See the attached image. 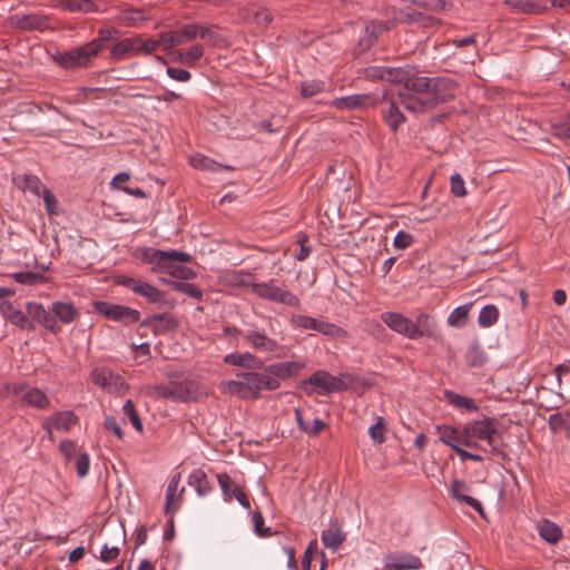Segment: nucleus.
Segmentation results:
<instances>
[{
    "label": "nucleus",
    "mask_w": 570,
    "mask_h": 570,
    "mask_svg": "<svg viewBox=\"0 0 570 570\" xmlns=\"http://www.w3.org/2000/svg\"><path fill=\"white\" fill-rule=\"evenodd\" d=\"M190 261L191 256L188 253L176 249L163 250L157 267L151 269L155 273H166L176 278L190 279L196 276L191 268L185 266Z\"/></svg>",
    "instance_id": "nucleus-5"
},
{
    "label": "nucleus",
    "mask_w": 570,
    "mask_h": 570,
    "mask_svg": "<svg viewBox=\"0 0 570 570\" xmlns=\"http://www.w3.org/2000/svg\"><path fill=\"white\" fill-rule=\"evenodd\" d=\"M173 287L177 292L186 294L196 299H200L203 297V292L195 284L185 283V282H175L173 284Z\"/></svg>",
    "instance_id": "nucleus-55"
},
{
    "label": "nucleus",
    "mask_w": 570,
    "mask_h": 570,
    "mask_svg": "<svg viewBox=\"0 0 570 570\" xmlns=\"http://www.w3.org/2000/svg\"><path fill=\"white\" fill-rule=\"evenodd\" d=\"M124 414L129 419L134 429L138 432H142V423L139 414L136 411L135 404L131 400H127L122 406Z\"/></svg>",
    "instance_id": "nucleus-54"
},
{
    "label": "nucleus",
    "mask_w": 570,
    "mask_h": 570,
    "mask_svg": "<svg viewBox=\"0 0 570 570\" xmlns=\"http://www.w3.org/2000/svg\"><path fill=\"white\" fill-rule=\"evenodd\" d=\"M394 20L399 23L416 26L419 28H434L441 23V20L410 4L395 12Z\"/></svg>",
    "instance_id": "nucleus-13"
},
{
    "label": "nucleus",
    "mask_w": 570,
    "mask_h": 570,
    "mask_svg": "<svg viewBox=\"0 0 570 570\" xmlns=\"http://www.w3.org/2000/svg\"><path fill=\"white\" fill-rule=\"evenodd\" d=\"M254 530L259 537H269L271 529L264 528V518L259 510H255L252 515Z\"/></svg>",
    "instance_id": "nucleus-61"
},
{
    "label": "nucleus",
    "mask_w": 570,
    "mask_h": 570,
    "mask_svg": "<svg viewBox=\"0 0 570 570\" xmlns=\"http://www.w3.org/2000/svg\"><path fill=\"white\" fill-rule=\"evenodd\" d=\"M188 484L193 487L200 497L209 494L213 490L205 471L200 469L193 471L188 478Z\"/></svg>",
    "instance_id": "nucleus-37"
},
{
    "label": "nucleus",
    "mask_w": 570,
    "mask_h": 570,
    "mask_svg": "<svg viewBox=\"0 0 570 570\" xmlns=\"http://www.w3.org/2000/svg\"><path fill=\"white\" fill-rule=\"evenodd\" d=\"M14 184L23 191H30L36 196H41L42 189H47L40 178L31 174L16 177Z\"/></svg>",
    "instance_id": "nucleus-31"
},
{
    "label": "nucleus",
    "mask_w": 570,
    "mask_h": 570,
    "mask_svg": "<svg viewBox=\"0 0 570 570\" xmlns=\"http://www.w3.org/2000/svg\"><path fill=\"white\" fill-rule=\"evenodd\" d=\"M13 24L21 30H41L47 27L48 19L43 16L16 14L12 17Z\"/></svg>",
    "instance_id": "nucleus-28"
},
{
    "label": "nucleus",
    "mask_w": 570,
    "mask_h": 570,
    "mask_svg": "<svg viewBox=\"0 0 570 570\" xmlns=\"http://www.w3.org/2000/svg\"><path fill=\"white\" fill-rule=\"evenodd\" d=\"M253 279L254 277L250 273L243 271L233 272L228 275V282L233 286H250L253 288V284H255Z\"/></svg>",
    "instance_id": "nucleus-52"
},
{
    "label": "nucleus",
    "mask_w": 570,
    "mask_h": 570,
    "mask_svg": "<svg viewBox=\"0 0 570 570\" xmlns=\"http://www.w3.org/2000/svg\"><path fill=\"white\" fill-rule=\"evenodd\" d=\"M185 65L191 67L204 56V47L199 43L193 45L184 52Z\"/></svg>",
    "instance_id": "nucleus-57"
},
{
    "label": "nucleus",
    "mask_w": 570,
    "mask_h": 570,
    "mask_svg": "<svg viewBox=\"0 0 570 570\" xmlns=\"http://www.w3.org/2000/svg\"><path fill=\"white\" fill-rule=\"evenodd\" d=\"M382 322L392 331L413 340V321L401 313L384 312L381 314Z\"/></svg>",
    "instance_id": "nucleus-18"
},
{
    "label": "nucleus",
    "mask_w": 570,
    "mask_h": 570,
    "mask_svg": "<svg viewBox=\"0 0 570 570\" xmlns=\"http://www.w3.org/2000/svg\"><path fill=\"white\" fill-rule=\"evenodd\" d=\"M435 331V321L434 318L426 314V313H420L416 316L415 322H413V332H416L415 335H413V340L428 336L432 337L434 335Z\"/></svg>",
    "instance_id": "nucleus-29"
},
{
    "label": "nucleus",
    "mask_w": 570,
    "mask_h": 570,
    "mask_svg": "<svg viewBox=\"0 0 570 570\" xmlns=\"http://www.w3.org/2000/svg\"><path fill=\"white\" fill-rule=\"evenodd\" d=\"M451 193L456 197H464L466 195L465 184L462 176L458 173L453 174L450 178Z\"/></svg>",
    "instance_id": "nucleus-59"
},
{
    "label": "nucleus",
    "mask_w": 570,
    "mask_h": 570,
    "mask_svg": "<svg viewBox=\"0 0 570 570\" xmlns=\"http://www.w3.org/2000/svg\"><path fill=\"white\" fill-rule=\"evenodd\" d=\"M291 323L296 328L313 330L327 336H336L342 331L334 324L302 314L293 315Z\"/></svg>",
    "instance_id": "nucleus-15"
},
{
    "label": "nucleus",
    "mask_w": 570,
    "mask_h": 570,
    "mask_svg": "<svg viewBox=\"0 0 570 570\" xmlns=\"http://www.w3.org/2000/svg\"><path fill=\"white\" fill-rule=\"evenodd\" d=\"M161 252V249L146 247L141 249L139 258L142 263L150 264L153 267H157Z\"/></svg>",
    "instance_id": "nucleus-58"
},
{
    "label": "nucleus",
    "mask_w": 570,
    "mask_h": 570,
    "mask_svg": "<svg viewBox=\"0 0 570 570\" xmlns=\"http://www.w3.org/2000/svg\"><path fill=\"white\" fill-rule=\"evenodd\" d=\"M22 401L39 410H47L50 407L49 397L38 387L28 389L22 395Z\"/></svg>",
    "instance_id": "nucleus-34"
},
{
    "label": "nucleus",
    "mask_w": 570,
    "mask_h": 570,
    "mask_svg": "<svg viewBox=\"0 0 570 570\" xmlns=\"http://www.w3.org/2000/svg\"><path fill=\"white\" fill-rule=\"evenodd\" d=\"M51 312L55 318L63 324L73 322L78 316V311L71 303L55 302Z\"/></svg>",
    "instance_id": "nucleus-35"
},
{
    "label": "nucleus",
    "mask_w": 570,
    "mask_h": 570,
    "mask_svg": "<svg viewBox=\"0 0 570 570\" xmlns=\"http://www.w3.org/2000/svg\"><path fill=\"white\" fill-rule=\"evenodd\" d=\"M321 539L326 548L336 551L346 540V533L343 532L337 522H333L322 532Z\"/></svg>",
    "instance_id": "nucleus-27"
},
{
    "label": "nucleus",
    "mask_w": 570,
    "mask_h": 570,
    "mask_svg": "<svg viewBox=\"0 0 570 570\" xmlns=\"http://www.w3.org/2000/svg\"><path fill=\"white\" fill-rule=\"evenodd\" d=\"M409 69L405 68H393V67H384L382 66V81H387L391 83H404V80H406Z\"/></svg>",
    "instance_id": "nucleus-46"
},
{
    "label": "nucleus",
    "mask_w": 570,
    "mask_h": 570,
    "mask_svg": "<svg viewBox=\"0 0 570 570\" xmlns=\"http://www.w3.org/2000/svg\"><path fill=\"white\" fill-rule=\"evenodd\" d=\"M343 377V374L334 376L326 371H316L309 377L301 382V389L304 390L307 395H312L315 392L317 394L342 392L347 389Z\"/></svg>",
    "instance_id": "nucleus-6"
},
{
    "label": "nucleus",
    "mask_w": 570,
    "mask_h": 570,
    "mask_svg": "<svg viewBox=\"0 0 570 570\" xmlns=\"http://www.w3.org/2000/svg\"><path fill=\"white\" fill-rule=\"evenodd\" d=\"M464 361L470 367H481L485 364L487 355L479 342L473 341L469 345L464 354Z\"/></svg>",
    "instance_id": "nucleus-36"
},
{
    "label": "nucleus",
    "mask_w": 570,
    "mask_h": 570,
    "mask_svg": "<svg viewBox=\"0 0 570 570\" xmlns=\"http://www.w3.org/2000/svg\"><path fill=\"white\" fill-rule=\"evenodd\" d=\"M134 42V56L150 55L157 50V43L154 39H142L140 36L132 38Z\"/></svg>",
    "instance_id": "nucleus-49"
},
{
    "label": "nucleus",
    "mask_w": 570,
    "mask_h": 570,
    "mask_svg": "<svg viewBox=\"0 0 570 570\" xmlns=\"http://www.w3.org/2000/svg\"><path fill=\"white\" fill-rule=\"evenodd\" d=\"M338 110H363L379 105V96L375 94H357L335 98L330 104Z\"/></svg>",
    "instance_id": "nucleus-14"
},
{
    "label": "nucleus",
    "mask_w": 570,
    "mask_h": 570,
    "mask_svg": "<svg viewBox=\"0 0 570 570\" xmlns=\"http://www.w3.org/2000/svg\"><path fill=\"white\" fill-rule=\"evenodd\" d=\"M90 380L109 393H122L127 390L125 379L109 367H96L90 373Z\"/></svg>",
    "instance_id": "nucleus-12"
},
{
    "label": "nucleus",
    "mask_w": 570,
    "mask_h": 570,
    "mask_svg": "<svg viewBox=\"0 0 570 570\" xmlns=\"http://www.w3.org/2000/svg\"><path fill=\"white\" fill-rule=\"evenodd\" d=\"M11 324L20 327L21 330L33 331L35 326L32 321L30 320L28 313L24 314L22 311H19L13 315V318L10 322Z\"/></svg>",
    "instance_id": "nucleus-60"
},
{
    "label": "nucleus",
    "mask_w": 570,
    "mask_h": 570,
    "mask_svg": "<svg viewBox=\"0 0 570 570\" xmlns=\"http://www.w3.org/2000/svg\"><path fill=\"white\" fill-rule=\"evenodd\" d=\"M253 293L269 302L279 303L296 308L301 306V301L295 294L278 287L274 284L273 281L267 283L253 284Z\"/></svg>",
    "instance_id": "nucleus-8"
},
{
    "label": "nucleus",
    "mask_w": 570,
    "mask_h": 570,
    "mask_svg": "<svg viewBox=\"0 0 570 570\" xmlns=\"http://www.w3.org/2000/svg\"><path fill=\"white\" fill-rule=\"evenodd\" d=\"M325 88L326 83L322 80L303 81L299 86V94L303 98H311L323 92Z\"/></svg>",
    "instance_id": "nucleus-48"
},
{
    "label": "nucleus",
    "mask_w": 570,
    "mask_h": 570,
    "mask_svg": "<svg viewBox=\"0 0 570 570\" xmlns=\"http://www.w3.org/2000/svg\"><path fill=\"white\" fill-rule=\"evenodd\" d=\"M154 41L157 43V49L161 48L163 50L168 51L169 49L175 47V39H174L173 30L161 32L158 36V39H154Z\"/></svg>",
    "instance_id": "nucleus-63"
},
{
    "label": "nucleus",
    "mask_w": 570,
    "mask_h": 570,
    "mask_svg": "<svg viewBox=\"0 0 570 570\" xmlns=\"http://www.w3.org/2000/svg\"><path fill=\"white\" fill-rule=\"evenodd\" d=\"M58 8L69 12H97V4L92 0H59Z\"/></svg>",
    "instance_id": "nucleus-33"
},
{
    "label": "nucleus",
    "mask_w": 570,
    "mask_h": 570,
    "mask_svg": "<svg viewBox=\"0 0 570 570\" xmlns=\"http://www.w3.org/2000/svg\"><path fill=\"white\" fill-rule=\"evenodd\" d=\"M391 26L382 20H371L365 26V37L360 40V45L364 48L372 47L381 35L389 31Z\"/></svg>",
    "instance_id": "nucleus-25"
},
{
    "label": "nucleus",
    "mask_w": 570,
    "mask_h": 570,
    "mask_svg": "<svg viewBox=\"0 0 570 570\" xmlns=\"http://www.w3.org/2000/svg\"><path fill=\"white\" fill-rule=\"evenodd\" d=\"M128 55L134 56L132 38L117 40V43L110 50V58L114 60H121Z\"/></svg>",
    "instance_id": "nucleus-43"
},
{
    "label": "nucleus",
    "mask_w": 570,
    "mask_h": 570,
    "mask_svg": "<svg viewBox=\"0 0 570 570\" xmlns=\"http://www.w3.org/2000/svg\"><path fill=\"white\" fill-rule=\"evenodd\" d=\"M95 309L106 318L120 322L126 325L137 323L140 317V313L137 309L105 301L96 302Z\"/></svg>",
    "instance_id": "nucleus-11"
},
{
    "label": "nucleus",
    "mask_w": 570,
    "mask_h": 570,
    "mask_svg": "<svg viewBox=\"0 0 570 570\" xmlns=\"http://www.w3.org/2000/svg\"><path fill=\"white\" fill-rule=\"evenodd\" d=\"M217 480L222 489L224 500L232 501L233 490L235 488L232 478L227 473H222L217 475Z\"/></svg>",
    "instance_id": "nucleus-56"
},
{
    "label": "nucleus",
    "mask_w": 570,
    "mask_h": 570,
    "mask_svg": "<svg viewBox=\"0 0 570 570\" xmlns=\"http://www.w3.org/2000/svg\"><path fill=\"white\" fill-rule=\"evenodd\" d=\"M379 104L382 105L381 114L384 122L392 131H397L399 128L406 121L404 114L401 111V102L397 94L393 91H383L379 97Z\"/></svg>",
    "instance_id": "nucleus-7"
},
{
    "label": "nucleus",
    "mask_w": 570,
    "mask_h": 570,
    "mask_svg": "<svg viewBox=\"0 0 570 570\" xmlns=\"http://www.w3.org/2000/svg\"><path fill=\"white\" fill-rule=\"evenodd\" d=\"M95 49V46L86 43L65 53H59L55 57V61L66 70L87 68L90 65L91 58L96 57Z\"/></svg>",
    "instance_id": "nucleus-9"
},
{
    "label": "nucleus",
    "mask_w": 570,
    "mask_h": 570,
    "mask_svg": "<svg viewBox=\"0 0 570 570\" xmlns=\"http://www.w3.org/2000/svg\"><path fill=\"white\" fill-rule=\"evenodd\" d=\"M191 165L195 168L204 169V170H210V171H217L223 168V166L213 159L205 157V156H195L191 158ZM224 169H229V167L225 166Z\"/></svg>",
    "instance_id": "nucleus-53"
},
{
    "label": "nucleus",
    "mask_w": 570,
    "mask_h": 570,
    "mask_svg": "<svg viewBox=\"0 0 570 570\" xmlns=\"http://www.w3.org/2000/svg\"><path fill=\"white\" fill-rule=\"evenodd\" d=\"M548 422L553 431H564L570 436V410L551 414Z\"/></svg>",
    "instance_id": "nucleus-42"
},
{
    "label": "nucleus",
    "mask_w": 570,
    "mask_h": 570,
    "mask_svg": "<svg viewBox=\"0 0 570 570\" xmlns=\"http://www.w3.org/2000/svg\"><path fill=\"white\" fill-rule=\"evenodd\" d=\"M445 397L449 401V403L455 407L464 409L470 412H474L478 410L475 402L470 397L460 395L452 391H445Z\"/></svg>",
    "instance_id": "nucleus-44"
},
{
    "label": "nucleus",
    "mask_w": 570,
    "mask_h": 570,
    "mask_svg": "<svg viewBox=\"0 0 570 570\" xmlns=\"http://www.w3.org/2000/svg\"><path fill=\"white\" fill-rule=\"evenodd\" d=\"M141 326L151 327L155 334H161L176 330L178 322L170 314L163 313L147 317L141 322Z\"/></svg>",
    "instance_id": "nucleus-22"
},
{
    "label": "nucleus",
    "mask_w": 570,
    "mask_h": 570,
    "mask_svg": "<svg viewBox=\"0 0 570 570\" xmlns=\"http://www.w3.org/2000/svg\"><path fill=\"white\" fill-rule=\"evenodd\" d=\"M180 482V473L175 474L166 489V504H165V513L170 514L177 510V507L174 505V498L177 492V488Z\"/></svg>",
    "instance_id": "nucleus-45"
},
{
    "label": "nucleus",
    "mask_w": 570,
    "mask_h": 570,
    "mask_svg": "<svg viewBox=\"0 0 570 570\" xmlns=\"http://www.w3.org/2000/svg\"><path fill=\"white\" fill-rule=\"evenodd\" d=\"M134 293L146 298L149 303L160 304L164 302V293L151 284L140 279Z\"/></svg>",
    "instance_id": "nucleus-38"
},
{
    "label": "nucleus",
    "mask_w": 570,
    "mask_h": 570,
    "mask_svg": "<svg viewBox=\"0 0 570 570\" xmlns=\"http://www.w3.org/2000/svg\"><path fill=\"white\" fill-rule=\"evenodd\" d=\"M551 134L559 139H570V120L552 125Z\"/></svg>",
    "instance_id": "nucleus-64"
},
{
    "label": "nucleus",
    "mask_w": 570,
    "mask_h": 570,
    "mask_svg": "<svg viewBox=\"0 0 570 570\" xmlns=\"http://www.w3.org/2000/svg\"><path fill=\"white\" fill-rule=\"evenodd\" d=\"M26 309L29 317L33 318L37 323L42 325L51 333L57 334L61 331V327L58 324L55 316L51 314L50 311H47L42 304L29 302L26 305Z\"/></svg>",
    "instance_id": "nucleus-17"
},
{
    "label": "nucleus",
    "mask_w": 570,
    "mask_h": 570,
    "mask_svg": "<svg viewBox=\"0 0 570 570\" xmlns=\"http://www.w3.org/2000/svg\"><path fill=\"white\" fill-rule=\"evenodd\" d=\"M244 338L256 351L273 353L278 348V343L263 332L248 331Z\"/></svg>",
    "instance_id": "nucleus-23"
},
{
    "label": "nucleus",
    "mask_w": 570,
    "mask_h": 570,
    "mask_svg": "<svg viewBox=\"0 0 570 570\" xmlns=\"http://www.w3.org/2000/svg\"><path fill=\"white\" fill-rule=\"evenodd\" d=\"M470 308L471 304L461 305L454 308L448 317L449 325L455 327L463 326L468 320Z\"/></svg>",
    "instance_id": "nucleus-50"
},
{
    "label": "nucleus",
    "mask_w": 570,
    "mask_h": 570,
    "mask_svg": "<svg viewBox=\"0 0 570 570\" xmlns=\"http://www.w3.org/2000/svg\"><path fill=\"white\" fill-rule=\"evenodd\" d=\"M224 362L228 365L242 367L245 371L261 370L266 366L262 358L249 352L227 354L224 357Z\"/></svg>",
    "instance_id": "nucleus-21"
},
{
    "label": "nucleus",
    "mask_w": 570,
    "mask_h": 570,
    "mask_svg": "<svg viewBox=\"0 0 570 570\" xmlns=\"http://www.w3.org/2000/svg\"><path fill=\"white\" fill-rule=\"evenodd\" d=\"M90 459L88 453L81 452L76 460V471L79 478H85L89 472Z\"/></svg>",
    "instance_id": "nucleus-62"
},
{
    "label": "nucleus",
    "mask_w": 570,
    "mask_h": 570,
    "mask_svg": "<svg viewBox=\"0 0 570 570\" xmlns=\"http://www.w3.org/2000/svg\"><path fill=\"white\" fill-rule=\"evenodd\" d=\"M397 98L406 110L419 114V112H426L435 107H438L441 104H444L445 101H434L433 98L424 97L421 95L411 94L407 91L400 90L397 92Z\"/></svg>",
    "instance_id": "nucleus-16"
},
{
    "label": "nucleus",
    "mask_w": 570,
    "mask_h": 570,
    "mask_svg": "<svg viewBox=\"0 0 570 570\" xmlns=\"http://www.w3.org/2000/svg\"><path fill=\"white\" fill-rule=\"evenodd\" d=\"M403 86V91L433 98L434 101L452 100L458 89L456 82L451 78L417 76L410 69Z\"/></svg>",
    "instance_id": "nucleus-2"
},
{
    "label": "nucleus",
    "mask_w": 570,
    "mask_h": 570,
    "mask_svg": "<svg viewBox=\"0 0 570 570\" xmlns=\"http://www.w3.org/2000/svg\"><path fill=\"white\" fill-rule=\"evenodd\" d=\"M303 364L288 361L273 363L261 370L242 371L235 379L224 383V390L240 400H258L263 391L279 389L281 382L298 374Z\"/></svg>",
    "instance_id": "nucleus-1"
},
{
    "label": "nucleus",
    "mask_w": 570,
    "mask_h": 570,
    "mask_svg": "<svg viewBox=\"0 0 570 570\" xmlns=\"http://www.w3.org/2000/svg\"><path fill=\"white\" fill-rule=\"evenodd\" d=\"M436 433L439 434V441L443 444L450 446L453 451L458 448V440L456 435L459 432V429L451 426V425H436L435 428Z\"/></svg>",
    "instance_id": "nucleus-41"
},
{
    "label": "nucleus",
    "mask_w": 570,
    "mask_h": 570,
    "mask_svg": "<svg viewBox=\"0 0 570 570\" xmlns=\"http://www.w3.org/2000/svg\"><path fill=\"white\" fill-rule=\"evenodd\" d=\"M504 4L515 12L530 14L540 13L544 10L543 7L531 0H505Z\"/></svg>",
    "instance_id": "nucleus-40"
},
{
    "label": "nucleus",
    "mask_w": 570,
    "mask_h": 570,
    "mask_svg": "<svg viewBox=\"0 0 570 570\" xmlns=\"http://www.w3.org/2000/svg\"><path fill=\"white\" fill-rule=\"evenodd\" d=\"M539 534L547 542L556 543L561 538L562 531L554 522L543 520L539 523Z\"/></svg>",
    "instance_id": "nucleus-39"
},
{
    "label": "nucleus",
    "mask_w": 570,
    "mask_h": 570,
    "mask_svg": "<svg viewBox=\"0 0 570 570\" xmlns=\"http://www.w3.org/2000/svg\"><path fill=\"white\" fill-rule=\"evenodd\" d=\"M386 567L391 570H417L422 568V561L416 556L403 553L389 557Z\"/></svg>",
    "instance_id": "nucleus-24"
},
{
    "label": "nucleus",
    "mask_w": 570,
    "mask_h": 570,
    "mask_svg": "<svg viewBox=\"0 0 570 570\" xmlns=\"http://www.w3.org/2000/svg\"><path fill=\"white\" fill-rule=\"evenodd\" d=\"M499 317V309L497 306L490 304L482 307L479 314V324L482 327H490L497 323Z\"/></svg>",
    "instance_id": "nucleus-51"
},
{
    "label": "nucleus",
    "mask_w": 570,
    "mask_h": 570,
    "mask_svg": "<svg viewBox=\"0 0 570 570\" xmlns=\"http://www.w3.org/2000/svg\"><path fill=\"white\" fill-rule=\"evenodd\" d=\"M237 14L240 20L262 27L268 26L273 20V16L267 8L255 6L242 7L238 9Z\"/></svg>",
    "instance_id": "nucleus-19"
},
{
    "label": "nucleus",
    "mask_w": 570,
    "mask_h": 570,
    "mask_svg": "<svg viewBox=\"0 0 570 570\" xmlns=\"http://www.w3.org/2000/svg\"><path fill=\"white\" fill-rule=\"evenodd\" d=\"M120 39V30L107 26L102 27L97 31V37L91 41L87 42L89 46H95V55L97 56L104 48H106L110 42L117 41Z\"/></svg>",
    "instance_id": "nucleus-26"
},
{
    "label": "nucleus",
    "mask_w": 570,
    "mask_h": 570,
    "mask_svg": "<svg viewBox=\"0 0 570 570\" xmlns=\"http://www.w3.org/2000/svg\"><path fill=\"white\" fill-rule=\"evenodd\" d=\"M150 390L151 395L156 397H164L176 402H189L196 396L197 385L194 381L180 374H173L168 383L153 385Z\"/></svg>",
    "instance_id": "nucleus-4"
},
{
    "label": "nucleus",
    "mask_w": 570,
    "mask_h": 570,
    "mask_svg": "<svg viewBox=\"0 0 570 570\" xmlns=\"http://www.w3.org/2000/svg\"><path fill=\"white\" fill-rule=\"evenodd\" d=\"M403 3L413 6L424 12H440L450 10L453 4L449 0H401Z\"/></svg>",
    "instance_id": "nucleus-30"
},
{
    "label": "nucleus",
    "mask_w": 570,
    "mask_h": 570,
    "mask_svg": "<svg viewBox=\"0 0 570 570\" xmlns=\"http://www.w3.org/2000/svg\"><path fill=\"white\" fill-rule=\"evenodd\" d=\"M56 430L68 432L79 421L72 411H59L48 417Z\"/></svg>",
    "instance_id": "nucleus-32"
},
{
    "label": "nucleus",
    "mask_w": 570,
    "mask_h": 570,
    "mask_svg": "<svg viewBox=\"0 0 570 570\" xmlns=\"http://www.w3.org/2000/svg\"><path fill=\"white\" fill-rule=\"evenodd\" d=\"M175 47L186 45L196 38L207 40L210 46H215L218 39V33L208 27H203L198 23H187L173 30Z\"/></svg>",
    "instance_id": "nucleus-10"
},
{
    "label": "nucleus",
    "mask_w": 570,
    "mask_h": 570,
    "mask_svg": "<svg viewBox=\"0 0 570 570\" xmlns=\"http://www.w3.org/2000/svg\"><path fill=\"white\" fill-rule=\"evenodd\" d=\"M469 491V487L464 481L453 480L451 483L450 492L452 497L458 500L461 504H465L475 510L482 518H485V513L483 507L480 501L474 499L471 495H468L465 492Z\"/></svg>",
    "instance_id": "nucleus-20"
},
{
    "label": "nucleus",
    "mask_w": 570,
    "mask_h": 570,
    "mask_svg": "<svg viewBox=\"0 0 570 570\" xmlns=\"http://www.w3.org/2000/svg\"><path fill=\"white\" fill-rule=\"evenodd\" d=\"M465 432L470 436L478 440L485 441L489 446V452L492 455L505 459L503 440L499 436L498 420L494 417H483L465 424Z\"/></svg>",
    "instance_id": "nucleus-3"
},
{
    "label": "nucleus",
    "mask_w": 570,
    "mask_h": 570,
    "mask_svg": "<svg viewBox=\"0 0 570 570\" xmlns=\"http://www.w3.org/2000/svg\"><path fill=\"white\" fill-rule=\"evenodd\" d=\"M12 278L22 285L33 286L37 284H43L47 282V278L40 274L35 272H19L12 274Z\"/></svg>",
    "instance_id": "nucleus-47"
}]
</instances>
